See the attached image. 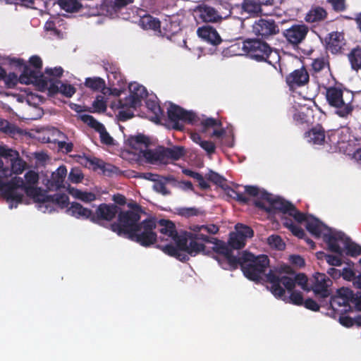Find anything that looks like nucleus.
Returning a JSON list of instances; mask_svg holds the SVG:
<instances>
[{"label":"nucleus","instance_id":"obj_34","mask_svg":"<svg viewBox=\"0 0 361 361\" xmlns=\"http://www.w3.org/2000/svg\"><path fill=\"white\" fill-rule=\"evenodd\" d=\"M342 33L335 32L330 33L326 39L327 49L332 53H338L344 44Z\"/></svg>","mask_w":361,"mask_h":361},{"label":"nucleus","instance_id":"obj_5","mask_svg":"<svg viewBox=\"0 0 361 361\" xmlns=\"http://www.w3.org/2000/svg\"><path fill=\"white\" fill-rule=\"evenodd\" d=\"M307 230L314 236L322 238L331 251L340 255L344 252L352 257L361 254V247L358 245L351 242L341 232L326 226L316 218L308 219Z\"/></svg>","mask_w":361,"mask_h":361},{"label":"nucleus","instance_id":"obj_51","mask_svg":"<svg viewBox=\"0 0 361 361\" xmlns=\"http://www.w3.org/2000/svg\"><path fill=\"white\" fill-rule=\"evenodd\" d=\"M105 97L103 95H99L96 97L95 100L92 103V106L95 112H103L106 109V101Z\"/></svg>","mask_w":361,"mask_h":361},{"label":"nucleus","instance_id":"obj_12","mask_svg":"<svg viewBox=\"0 0 361 361\" xmlns=\"http://www.w3.org/2000/svg\"><path fill=\"white\" fill-rule=\"evenodd\" d=\"M128 97L123 101L118 100L111 104L113 109H123L125 108L135 109L141 104L142 100L147 95L146 88L137 82H131L128 86Z\"/></svg>","mask_w":361,"mask_h":361},{"label":"nucleus","instance_id":"obj_52","mask_svg":"<svg viewBox=\"0 0 361 361\" xmlns=\"http://www.w3.org/2000/svg\"><path fill=\"white\" fill-rule=\"evenodd\" d=\"M68 179L73 183H78L83 179V176L79 169H73L69 173Z\"/></svg>","mask_w":361,"mask_h":361},{"label":"nucleus","instance_id":"obj_3","mask_svg":"<svg viewBox=\"0 0 361 361\" xmlns=\"http://www.w3.org/2000/svg\"><path fill=\"white\" fill-rule=\"evenodd\" d=\"M132 209V211L122 212L119 214L118 224L111 225L112 231L143 246L153 244L156 240V234L153 231L156 227L155 221L153 219H147L137 225L140 219V208L137 204H133Z\"/></svg>","mask_w":361,"mask_h":361},{"label":"nucleus","instance_id":"obj_14","mask_svg":"<svg viewBox=\"0 0 361 361\" xmlns=\"http://www.w3.org/2000/svg\"><path fill=\"white\" fill-rule=\"evenodd\" d=\"M149 145V139L144 135L132 136L128 138L125 142V152L123 156L133 161H141L142 156L147 150Z\"/></svg>","mask_w":361,"mask_h":361},{"label":"nucleus","instance_id":"obj_61","mask_svg":"<svg viewBox=\"0 0 361 361\" xmlns=\"http://www.w3.org/2000/svg\"><path fill=\"white\" fill-rule=\"evenodd\" d=\"M341 272V276L347 281H351L354 277V272L348 268H344Z\"/></svg>","mask_w":361,"mask_h":361},{"label":"nucleus","instance_id":"obj_16","mask_svg":"<svg viewBox=\"0 0 361 361\" xmlns=\"http://www.w3.org/2000/svg\"><path fill=\"white\" fill-rule=\"evenodd\" d=\"M133 2V0H115L114 3L107 0H103L101 6H96L88 8L86 14L89 16H99L104 14V12L111 16H113L118 9Z\"/></svg>","mask_w":361,"mask_h":361},{"label":"nucleus","instance_id":"obj_58","mask_svg":"<svg viewBox=\"0 0 361 361\" xmlns=\"http://www.w3.org/2000/svg\"><path fill=\"white\" fill-rule=\"evenodd\" d=\"M303 304L307 309L311 310L312 311H318L319 310V305L312 299L306 300L305 302H303Z\"/></svg>","mask_w":361,"mask_h":361},{"label":"nucleus","instance_id":"obj_26","mask_svg":"<svg viewBox=\"0 0 361 361\" xmlns=\"http://www.w3.org/2000/svg\"><path fill=\"white\" fill-rule=\"evenodd\" d=\"M119 209L114 204H100L92 215V221H111L118 213Z\"/></svg>","mask_w":361,"mask_h":361},{"label":"nucleus","instance_id":"obj_31","mask_svg":"<svg viewBox=\"0 0 361 361\" xmlns=\"http://www.w3.org/2000/svg\"><path fill=\"white\" fill-rule=\"evenodd\" d=\"M196 13L204 22L216 23L223 18L214 8L207 6L198 7Z\"/></svg>","mask_w":361,"mask_h":361},{"label":"nucleus","instance_id":"obj_18","mask_svg":"<svg viewBox=\"0 0 361 361\" xmlns=\"http://www.w3.org/2000/svg\"><path fill=\"white\" fill-rule=\"evenodd\" d=\"M39 90L42 91L48 90L50 92H60L63 95L71 97L75 92V88L69 84L62 83L60 81L54 82L52 79L49 80H41L39 82Z\"/></svg>","mask_w":361,"mask_h":361},{"label":"nucleus","instance_id":"obj_35","mask_svg":"<svg viewBox=\"0 0 361 361\" xmlns=\"http://www.w3.org/2000/svg\"><path fill=\"white\" fill-rule=\"evenodd\" d=\"M305 138L313 145H321L326 142L324 130L321 126H316L306 133Z\"/></svg>","mask_w":361,"mask_h":361},{"label":"nucleus","instance_id":"obj_43","mask_svg":"<svg viewBox=\"0 0 361 361\" xmlns=\"http://www.w3.org/2000/svg\"><path fill=\"white\" fill-rule=\"evenodd\" d=\"M89 162L91 166H94V169H101L104 173L108 175L116 173L118 171V169L116 167L109 164H106L103 161L96 158L89 160Z\"/></svg>","mask_w":361,"mask_h":361},{"label":"nucleus","instance_id":"obj_32","mask_svg":"<svg viewBox=\"0 0 361 361\" xmlns=\"http://www.w3.org/2000/svg\"><path fill=\"white\" fill-rule=\"evenodd\" d=\"M308 80L309 75L303 68L294 71L286 78L287 83L291 87L305 85Z\"/></svg>","mask_w":361,"mask_h":361},{"label":"nucleus","instance_id":"obj_25","mask_svg":"<svg viewBox=\"0 0 361 361\" xmlns=\"http://www.w3.org/2000/svg\"><path fill=\"white\" fill-rule=\"evenodd\" d=\"M80 119L99 133L101 141L106 145H112L114 139L106 132L104 126L88 114H80Z\"/></svg>","mask_w":361,"mask_h":361},{"label":"nucleus","instance_id":"obj_36","mask_svg":"<svg viewBox=\"0 0 361 361\" xmlns=\"http://www.w3.org/2000/svg\"><path fill=\"white\" fill-rule=\"evenodd\" d=\"M143 159L151 164H164L162 147H159L154 149H149L147 147L142 156V160Z\"/></svg>","mask_w":361,"mask_h":361},{"label":"nucleus","instance_id":"obj_37","mask_svg":"<svg viewBox=\"0 0 361 361\" xmlns=\"http://www.w3.org/2000/svg\"><path fill=\"white\" fill-rule=\"evenodd\" d=\"M67 212L76 218L90 219L92 220V212L79 203H72L71 207L68 208Z\"/></svg>","mask_w":361,"mask_h":361},{"label":"nucleus","instance_id":"obj_9","mask_svg":"<svg viewBox=\"0 0 361 361\" xmlns=\"http://www.w3.org/2000/svg\"><path fill=\"white\" fill-rule=\"evenodd\" d=\"M11 64L19 67L20 70L23 69V73L20 78L23 84H34L39 89V83L41 80H49L52 79L54 82L59 81L58 78L62 75L63 72L61 67H55L54 68H46L44 75H39L37 71L32 70L22 59H13Z\"/></svg>","mask_w":361,"mask_h":361},{"label":"nucleus","instance_id":"obj_28","mask_svg":"<svg viewBox=\"0 0 361 361\" xmlns=\"http://www.w3.org/2000/svg\"><path fill=\"white\" fill-rule=\"evenodd\" d=\"M67 176V169L64 166H60L51 173L50 179L44 183L45 186L50 190H56L61 188Z\"/></svg>","mask_w":361,"mask_h":361},{"label":"nucleus","instance_id":"obj_48","mask_svg":"<svg viewBox=\"0 0 361 361\" xmlns=\"http://www.w3.org/2000/svg\"><path fill=\"white\" fill-rule=\"evenodd\" d=\"M60 7L67 12H74L78 10L80 4L77 0H59Z\"/></svg>","mask_w":361,"mask_h":361},{"label":"nucleus","instance_id":"obj_50","mask_svg":"<svg viewBox=\"0 0 361 361\" xmlns=\"http://www.w3.org/2000/svg\"><path fill=\"white\" fill-rule=\"evenodd\" d=\"M267 243L270 247L277 249L283 250L285 247V243L281 238L277 235H272L267 238Z\"/></svg>","mask_w":361,"mask_h":361},{"label":"nucleus","instance_id":"obj_56","mask_svg":"<svg viewBox=\"0 0 361 361\" xmlns=\"http://www.w3.org/2000/svg\"><path fill=\"white\" fill-rule=\"evenodd\" d=\"M327 1L336 11H343L345 8V0H327Z\"/></svg>","mask_w":361,"mask_h":361},{"label":"nucleus","instance_id":"obj_2","mask_svg":"<svg viewBox=\"0 0 361 361\" xmlns=\"http://www.w3.org/2000/svg\"><path fill=\"white\" fill-rule=\"evenodd\" d=\"M245 192L255 197V204L269 213L279 214L283 224L288 228L293 235L302 238L304 231L296 223H305L307 228L308 219L314 218L299 212L290 202L281 197L274 196L254 186H246Z\"/></svg>","mask_w":361,"mask_h":361},{"label":"nucleus","instance_id":"obj_11","mask_svg":"<svg viewBox=\"0 0 361 361\" xmlns=\"http://www.w3.org/2000/svg\"><path fill=\"white\" fill-rule=\"evenodd\" d=\"M269 265L266 255L255 257L251 253H245L242 257L241 268L244 275L252 281H259Z\"/></svg>","mask_w":361,"mask_h":361},{"label":"nucleus","instance_id":"obj_53","mask_svg":"<svg viewBox=\"0 0 361 361\" xmlns=\"http://www.w3.org/2000/svg\"><path fill=\"white\" fill-rule=\"evenodd\" d=\"M154 190L163 195L169 194V190L166 188L165 183L162 182H155L153 185Z\"/></svg>","mask_w":361,"mask_h":361},{"label":"nucleus","instance_id":"obj_10","mask_svg":"<svg viewBox=\"0 0 361 361\" xmlns=\"http://www.w3.org/2000/svg\"><path fill=\"white\" fill-rule=\"evenodd\" d=\"M326 97L327 102L335 109V112L341 117H346L353 109V94L352 92L343 90L339 87H331L326 89Z\"/></svg>","mask_w":361,"mask_h":361},{"label":"nucleus","instance_id":"obj_17","mask_svg":"<svg viewBox=\"0 0 361 361\" xmlns=\"http://www.w3.org/2000/svg\"><path fill=\"white\" fill-rule=\"evenodd\" d=\"M235 231L230 235L228 243L233 249H241L245 245L247 238L252 237L253 231L248 226L243 224H236Z\"/></svg>","mask_w":361,"mask_h":361},{"label":"nucleus","instance_id":"obj_40","mask_svg":"<svg viewBox=\"0 0 361 361\" xmlns=\"http://www.w3.org/2000/svg\"><path fill=\"white\" fill-rule=\"evenodd\" d=\"M190 138L206 151L208 154H213L215 152L216 147L214 143L212 141L203 140L198 133H191Z\"/></svg>","mask_w":361,"mask_h":361},{"label":"nucleus","instance_id":"obj_4","mask_svg":"<svg viewBox=\"0 0 361 361\" xmlns=\"http://www.w3.org/2000/svg\"><path fill=\"white\" fill-rule=\"evenodd\" d=\"M190 231L188 233L189 245L187 249L188 255L195 256L199 253L205 254L206 244L211 243L213 245L212 248L221 254L225 260L228 262V266L221 264L224 269L235 268L237 266V259L231 255V250L224 242L205 235L204 233H216L219 231L216 226L213 224L209 226L192 225L190 227Z\"/></svg>","mask_w":361,"mask_h":361},{"label":"nucleus","instance_id":"obj_44","mask_svg":"<svg viewBox=\"0 0 361 361\" xmlns=\"http://www.w3.org/2000/svg\"><path fill=\"white\" fill-rule=\"evenodd\" d=\"M326 16V11L321 7L311 9L307 14L305 19L308 22L314 23L323 20Z\"/></svg>","mask_w":361,"mask_h":361},{"label":"nucleus","instance_id":"obj_41","mask_svg":"<svg viewBox=\"0 0 361 361\" xmlns=\"http://www.w3.org/2000/svg\"><path fill=\"white\" fill-rule=\"evenodd\" d=\"M146 105L148 110L152 114V115H148L150 120L154 122H158L160 119L162 112L156 99H154V97L148 99L146 102Z\"/></svg>","mask_w":361,"mask_h":361},{"label":"nucleus","instance_id":"obj_6","mask_svg":"<svg viewBox=\"0 0 361 361\" xmlns=\"http://www.w3.org/2000/svg\"><path fill=\"white\" fill-rule=\"evenodd\" d=\"M159 225L160 238L169 243V244L161 247L162 251L180 261L186 260L188 259L187 247L189 245L188 235L185 238L178 237L175 225L170 221L161 220Z\"/></svg>","mask_w":361,"mask_h":361},{"label":"nucleus","instance_id":"obj_38","mask_svg":"<svg viewBox=\"0 0 361 361\" xmlns=\"http://www.w3.org/2000/svg\"><path fill=\"white\" fill-rule=\"evenodd\" d=\"M163 156L164 158V164L179 159L183 155V149L180 147H173L171 148L162 147Z\"/></svg>","mask_w":361,"mask_h":361},{"label":"nucleus","instance_id":"obj_29","mask_svg":"<svg viewBox=\"0 0 361 361\" xmlns=\"http://www.w3.org/2000/svg\"><path fill=\"white\" fill-rule=\"evenodd\" d=\"M168 115L169 118L174 122L183 121L192 123L195 120V116L190 111H186L178 106L171 104L168 109Z\"/></svg>","mask_w":361,"mask_h":361},{"label":"nucleus","instance_id":"obj_60","mask_svg":"<svg viewBox=\"0 0 361 361\" xmlns=\"http://www.w3.org/2000/svg\"><path fill=\"white\" fill-rule=\"evenodd\" d=\"M339 322L341 325L345 327H350L355 323V320L349 317H341L339 319Z\"/></svg>","mask_w":361,"mask_h":361},{"label":"nucleus","instance_id":"obj_8","mask_svg":"<svg viewBox=\"0 0 361 361\" xmlns=\"http://www.w3.org/2000/svg\"><path fill=\"white\" fill-rule=\"evenodd\" d=\"M294 275L292 268L288 265H281L274 271H271L267 276L270 282L282 283L288 290L294 288L295 284L305 291H310V286L308 285V279L303 274Z\"/></svg>","mask_w":361,"mask_h":361},{"label":"nucleus","instance_id":"obj_45","mask_svg":"<svg viewBox=\"0 0 361 361\" xmlns=\"http://www.w3.org/2000/svg\"><path fill=\"white\" fill-rule=\"evenodd\" d=\"M242 9L250 15H257L262 11L260 4L254 0H245L242 4Z\"/></svg>","mask_w":361,"mask_h":361},{"label":"nucleus","instance_id":"obj_30","mask_svg":"<svg viewBox=\"0 0 361 361\" xmlns=\"http://www.w3.org/2000/svg\"><path fill=\"white\" fill-rule=\"evenodd\" d=\"M199 37L212 44H219L221 42V37L215 29L210 26H202L197 30Z\"/></svg>","mask_w":361,"mask_h":361},{"label":"nucleus","instance_id":"obj_13","mask_svg":"<svg viewBox=\"0 0 361 361\" xmlns=\"http://www.w3.org/2000/svg\"><path fill=\"white\" fill-rule=\"evenodd\" d=\"M331 305L334 309L338 307H354L358 310H361V292L353 293L348 288H341L336 292V295L331 298Z\"/></svg>","mask_w":361,"mask_h":361},{"label":"nucleus","instance_id":"obj_59","mask_svg":"<svg viewBox=\"0 0 361 361\" xmlns=\"http://www.w3.org/2000/svg\"><path fill=\"white\" fill-rule=\"evenodd\" d=\"M30 64L35 67L36 69H40L42 66V59L37 56H32L29 60Z\"/></svg>","mask_w":361,"mask_h":361},{"label":"nucleus","instance_id":"obj_57","mask_svg":"<svg viewBox=\"0 0 361 361\" xmlns=\"http://www.w3.org/2000/svg\"><path fill=\"white\" fill-rule=\"evenodd\" d=\"M326 66V63L323 59H317L312 62V68L315 71H319L324 69Z\"/></svg>","mask_w":361,"mask_h":361},{"label":"nucleus","instance_id":"obj_24","mask_svg":"<svg viewBox=\"0 0 361 361\" xmlns=\"http://www.w3.org/2000/svg\"><path fill=\"white\" fill-rule=\"evenodd\" d=\"M330 145L334 146L339 151L346 152L348 150V144L350 141V133L347 128H342L334 131L328 136Z\"/></svg>","mask_w":361,"mask_h":361},{"label":"nucleus","instance_id":"obj_21","mask_svg":"<svg viewBox=\"0 0 361 361\" xmlns=\"http://www.w3.org/2000/svg\"><path fill=\"white\" fill-rule=\"evenodd\" d=\"M85 85L95 91L100 90L104 96L120 97L123 90L116 87H106L105 81L99 77L87 78L85 82Z\"/></svg>","mask_w":361,"mask_h":361},{"label":"nucleus","instance_id":"obj_49","mask_svg":"<svg viewBox=\"0 0 361 361\" xmlns=\"http://www.w3.org/2000/svg\"><path fill=\"white\" fill-rule=\"evenodd\" d=\"M351 65L353 68L361 69V49H355L349 56Z\"/></svg>","mask_w":361,"mask_h":361},{"label":"nucleus","instance_id":"obj_62","mask_svg":"<svg viewBox=\"0 0 361 361\" xmlns=\"http://www.w3.org/2000/svg\"><path fill=\"white\" fill-rule=\"evenodd\" d=\"M183 173L187 176H189L190 177H192V178L197 179V180H201L203 182V178H202V175H200L198 173L194 172V171L188 170V169L183 170Z\"/></svg>","mask_w":361,"mask_h":361},{"label":"nucleus","instance_id":"obj_55","mask_svg":"<svg viewBox=\"0 0 361 361\" xmlns=\"http://www.w3.org/2000/svg\"><path fill=\"white\" fill-rule=\"evenodd\" d=\"M290 262L297 267H302L305 265L304 259L299 255H290Z\"/></svg>","mask_w":361,"mask_h":361},{"label":"nucleus","instance_id":"obj_22","mask_svg":"<svg viewBox=\"0 0 361 361\" xmlns=\"http://www.w3.org/2000/svg\"><path fill=\"white\" fill-rule=\"evenodd\" d=\"M271 283L270 290L275 297L281 298L286 302H290L296 305L303 304V297L300 292L288 290L290 295L287 297L285 295V290L280 286L279 283L271 282Z\"/></svg>","mask_w":361,"mask_h":361},{"label":"nucleus","instance_id":"obj_64","mask_svg":"<svg viewBox=\"0 0 361 361\" xmlns=\"http://www.w3.org/2000/svg\"><path fill=\"white\" fill-rule=\"evenodd\" d=\"M180 187L185 190L192 189V185L190 181H183L180 183Z\"/></svg>","mask_w":361,"mask_h":361},{"label":"nucleus","instance_id":"obj_23","mask_svg":"<svg viewBox=\"0 0 361 361\" xmlns=\"http://www.w3.org/2000/svg\"><path fill=\"white\" fill-rule=\"evenodd\" d=\"M278 32V27L273 20L260 19L252 25V33L258 37H267Z\"/></svg>","mask_w":361,"mask_h":361},{"label":"nucleus","instance_id":"obj_27","mask_svg":"<svg viewBox=\"0 0 361 361\" xmlns=\"http://www.w3.org/2000/svg\"><path fill=\"white\" fill-rule=\"evenodd\" d=\"M308 28L304 25H293L284 32L287 40L293 44L300 43L305 37Z\"/></svg>","mask_w":361,"mask_h":361},{"label":"nucleus","instance_id":"obj_7","mask_svg":"<svg viewBox=\"0 0 361 361\" xmlns=\"http://www.w3.org/2000/svg\"><path fill=\"white\" fill-rule=\"evenodd\" d=\"M26 167V161L20 158L17 151L0 145V190L4 193V189L7 185L3 179L13 174H21Z\"/></svg>","mask_w":361,"mask_h":361},{"label":"nucleus","instance_id":"obj_46","mask_svg":"<svg viewBox=\"0 0 361 361\" xmlns=\"http://www.w3.org/2000/svg\"><path fill=\"white\" fill-rule=\"evenodd\" d=\"M13 59H16L14 58V59H12L10 60V64H11V67L13 68H16V70L20 71L21 73H23V69L20 70L19 68V67L13 66L11 64V61ZM20 75H22V74H20ZM20 76L21 75L18 77V75L16 74L13 73H9V74H6V73L5 76L3 78V80L4 81V82H5L6 86H8V87H13L15 85H16L18 81H19L20 83H22L20 80Z\"/></svg>","mask_w":361,"mask_h":361},{"label":"nucleus","instance_id":"obj_1","mask_svg":"<svg viewBox=\"0 0 361 361\" xmlns=\"http://www.w3.org/2000/svg\"><path fill=\"white\" fill-rule=\"evenodd\" d=\"M39 180V173L35 170H29L25 173L23 178L16 176L8 182L3 194L9 203V207H16L18 204L22 202L25 195L32 198L37 204L38 209L43 213L51 212L56 205L61 208L68 206L67 195H47L38 187Z\"/></svg>","mask_w":361,"mask_h":361},{"label":"nucleus","instance_id":"obj_42","mask_svg":"<svg viewBox=\"0 0 361 361\" xmlns=\"http://www.w3.org/2000/svg\"><path fill=\"white\" fill-rule=\"evenodd\" d=\"M140 24L142 27L145 30H152L161 33V31L159 30L160 27V22L151 16L142 17L140 20Z\"/></svg>","mask_w":361,"mask_h":361},{"label":"nucleus","instance_id":"obj_33","mask_svg":"<svg viewBox=\"0 0 361 361\" xmlns=\"http://www.w3.org/2000/svg\"><path fill=\"white\" fill-rule=\"evenodd\" d=\"M201 125L202 126V133H206L209 129L212 128L213 130L212 136L213 137H219L224 135L225 133V130L221 128V121L214 118H207L204 119L202 121Z\"/></svg>","mask_w":361,"mask_h":361},{"label":"nucleus","instance_id":"obj_20","mask_svg":"<svg viewBox=\"0 0 361 361\" xmlns=\"http://www.w3.org/2000/svg\"><path fill=\"white\" fill-rule=\"evenodd\" d=\"M13 97H16V96H13ZM16 99L20 103H26L25 110L27 113L23 115L21 118L24 119H35V118L29 113L31 111H39L35 108V106L42 102L41 97L25 90L22 91L20 94L16 96Z\"/></svg>","mask_w":361,"mask_h":361},{"label":"nucleus","instance_id":"obj_63","mask_svg":"<svg viewBox=\"0 0 361 361\" xmlns=\"http://www.w3.org/2000/svg\"><path fill=\"white\" fill-rule=\"evenodd\" d=\"M328 274L333 278H338L341 276V271H339L335 268H330L328 270Z\"/></svg>","mask_w":361,"mask_h":361},{"label":"nucleus","instance_id":"obj_47","mask_svg":"<svg viewBox=\"0 0 361 361\" xmlns=\"http://www.w3.org/2000/svg\"><path fill=\"white\" fill-rule=\"evenodd\" d=\"M312 110L303 106L300 110L294 115V119L300 123H310L311 122Z\"/></svg>","mask_w":361,"mask_h":361},{"label":"nucleus","instance_id":"obj_54","mask_svg":"<svg viewBox=\"0 0 361 361\" xmlns=\"http://www.w3.org/2000/svg\"><path fill=\"white\" fill-rule=\"evenodd\" d=\"M327 263L331 266L339 267L342 264V259L341 257L333 255L326 256Z\"/></svg>","mask_w":361,"mask_h":361},{"label":"nucleus","instance_id":"obj_39","mask_svg":"<svg viewBox=\"0 0 361 361\" xmlns=\"http://www.w3.org/2000/svg\"><path fill=\"white\" fill-rule=\"evenodd\" d=\"M68 191L72 197L85 202H90L96 200V195L91 192L82 191L73 187H69Z\"/></svg>","mask_w":361,"mask_h":361},{"label":"nucleus","instance_id":"obj_19","mask_svg":"<svg viewBox=\"0 0 361 361\" xmlns=\"http://www.w3.org/2000/svg\"><path fill=\"white\" fill-rule=\"evenodd\" d=\"M311 281V290H313L316 295L322 298L330 295L331 292L329 290V287L331 282L325 274L316 273L314 274Z\"/></svg>","mask_w":361,"mask_h":361},{"label":"nucleus","instance_id":"obj_15","mask_svg":"<svg viewBox=\"0 0 361 361\" xmlns=\"http://www.w3.org/2000/svg\"><path fill=\"white\" fill-rule=\"evenodd\" d=\"M243 49L257 61H266L272 54L271 48L266 43L255 39L245 40Z\"/></svg>","mask_w":361,"mask_h":361}]
</instances>
